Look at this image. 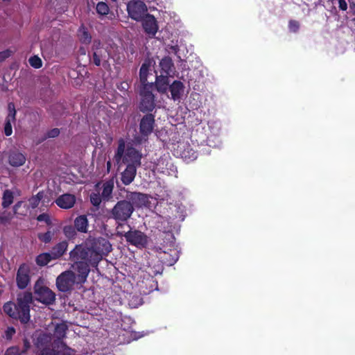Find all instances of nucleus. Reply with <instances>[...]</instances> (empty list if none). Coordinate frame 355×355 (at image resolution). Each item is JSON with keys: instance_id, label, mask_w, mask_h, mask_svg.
I'll list each match as a JSON object with an SVG mask.
<instances>
[{"instance_id": "49530a36", "label": "nucleus", "mask_w": 355, "mask_h": 355, "mask_svg": "<svg viewBox=\"0 0 355 355\" xmlns=\"http://www.w3.org/2000/svg\"><path fill=\"white\" fill-rule=\"evenodd\" d=\"M60 131L58 128H54L49 131L47 134L48 137H55L58 136Z\"/></svg>"}, {"instance_id": "f257e3e1", "label": "nucleus", "mask_w": 355, "mask_h": 355, "mask_svg": "<svg viewBox=\"0 0 355 355\" xmlns=\"http://www.w3.org/2000/svg\"><path fill=\"white\" fill-rule=\"evenodd\" d=\"M32 299V294L25 292L18 295L17 304L12 302L6 303L3 311L10 317L18 318L21 322L26 323L30 319V304Z\"/></svg>"}, {"instance_id": "aec40b11", "label": "nucleus", "mask_w": 355, "mask_h": 355, "mask_svg": "<svg viewBox=\"0 0 355 355\" xmlns=\"http://www.w3.org/2000/svg\"><path fill=\"white\" fill-rule=\"evenodd\" d=\"M96 188H98L100 191L102 189L101 196L103 200H109L112 198V193L114 189L113 180L106 181L103 183L101 187L99 184L96 185Z\"/></svg>"}, {"instance_id": "58836bf2", "label": "nucleus", "mask_w": 355, "mask_h": 355, "mask_svg": "<svg viewBox=\"0 0 355 355\" xmlns=\"http://www.w3.org/2000/svg\"><path fill=\"white\" fill-rule=\"evenodd\" d=\"M102 53L101 51H94L93 54V61L96 66H100L101 63Z\"/></svg>"}, {"instance_id": "a211bd4d", "label": "nucleus", "mask_w": 355, "mask_h": 355, "mask_svg": "<svg viewBox=\"0 0 355 355\" xmlns=\"http://www.w3.org/2000/svg\"><path fill=\"white\" fill-rule=\"evenodd\" d=\"M76 202V198L71 194H63L59 196L56 200V205L62 209H69L73 206Z\"/></svg>"}, {"instance_id": "4be33fe9", "label": "nucleus", "mask_w": 355, "mask_h": 355, "mask_svg": "<svg viewBox=\"0 0 355 355\" xmlns=\"http://www.w3.org/2000/svg\"><path fill=\"white\" fill-rule=\"evenodd\" d=\"M68 243L67 241H62L56 244L50 252L53 259H57L61 257L67 251Z\"/></svg>"}, {"instance_id": "6e6552de", "label": "nucleus", "mask_w": 355, "mask_h": 355, "mask_svg": "<svg viewBox=\"0 0 355 355\" xmlns=\"http://www.w3.org/2000/svg\"><path fill=\"white\" fill-rule=\"evenodd\" d=\"M35 298L45 304H51L55 300V293L48 287L42 285V282L38 280L34 286Z\"/></svg>"}, {"instance_id": "f704fd0d", "label": "nucleus", "mask_w": 355, "mask_h": 355, "mask_svg": "<svg viewBox=\"0 0 355 355\" xmlns=\"http://www.w3.org/2000/svg\"><path fill=\"white\" fill-rule=\"evenodd\" d=\"M12 218V215L10 212L3 211L0 214V224H6L9 223Z\"/></svg>"}, {"instance_id": "a19ab883", "label": "nucleus", "mask_w": 355, "mask_h": 355, "mask_svg": "<svg viewBox=\"0 0 355 355\" xmlns=\"http://www.w3.org/2000/svg\"><path fill=\"white\" fill-rule=\"evenodd\" d=\"M4 132L6 136H10L12 133V123L9 121L5 122Z\"/></svg>"}, {"instance_id": "ea45409f", "label": "nucleus", "mask_w": 355, "mask_h": 355, "mask_svg": "<svg viewBox=\"0 0 355 355\" xmlns=\"http://www.w3.org/2000/svg\"><path fill=\"white\" fill-rule=\"evenodd\" d=\"M20 354L21 352L18 347H11L6 350L5 355H19Z\"/></svg>"}, {"instance_id": "f03ea898", "label": "nucleus", "mask_w": 355, "mask_h": 355, "mask_svg": "<svg viewBox=\"0 0 355 355\" xmlns=\"http://www.w3.org/2000/svg\"><path fill=\"white\" fill-rule=\"evenodd\" d=\"M141 154L129 144L125 146V141L119 139V146L114 155V159L117 164L121 162L128 164H133L138 167L141 165Z\"/></svg>"}, {"instance_id": "423d86ee", "label": "nucleus", "mask_w": 355, "mask_h": 355, "mask_svg": "<svg viewBox=\"0 0 355 355\" xmlns=\"http://www.w3.org/2000/svg\"><path fill=\"white\" fill-rule=\"evenodd\" d=\"M118 234L124 236L129 244L138 248H145L148 242V236L139 230H129L125 233L118 232Z\"/></svg>"}, {"instance_id": "13d9d810", "label": "nucleus", "mask_w": 355, "mask_h": 355, "mask_svg": "<svg viewBox=\"0 0 355 355\" xmlns=\"http://www.w3.org/2000/svg\"><path fill=\"white\" fill-rule=\"evenodd\" d=\"M107 168H108V169L110 168V166H111V163H110V161H108V162H107Z\"/></svg>"}, {"instance_id": "4468645a", "label": "nucleus", "mask_w": 355, "mask_h": 355, "mask_svg": "<svg viewBox=\"0 0 355 355\" xmlns=\"http://www.w3.org/2000/svg\"><path fill=\"white\" fill-rule=\"evenodd\" d=\"M126 198L133 207H146L149 203L148 196L141 193L130 192L127 194Z\"/></svg>"}, {"instance_id": "4c0bfd02", "label": "nucleus", "mask_w": 355, "mask_h": 355, "mask_svg": "<svg viewBox=\"0 0 355 355\" xmlns=\"http://www.w3.org/2000/svg\"><path fill=\"white\" fill-rule=\"evenodd\" d=\"M37 220L38 221H40V222H44L47 225H51V219H50V216L46 213H43V214H40L37 217Z\"/></svg>"}, {"instance_id": "9d476101", "label": "nucleus", "mask_w": 355, "mask_h": 355, "mask_svg": "<svg viewBox=\"0 0 355 355\" xmlns=\"http://www.w3.org/2000/svg\"><path fill=\"white\" fill-rule=\"evenodd\" d=\"M74 263L71 265V268L74 274L76 272V277L78 279V284L84 283L89 273V267L87 261L81 259H72Z\"/></svg>"}, {"instance_id": "f3484780", "label": "nucleus", "mask_w": 355, "mask_h": 355, "mask_svg": "<svg viewBox=\"0 0 355 355\" xmlns=\"http://www.w3.org/2000/svg\"><path fill=\"white\" fill-rule=\"evenodd\" d=\"M168 89L171 92V98L175 101H180L184 92V84L179 80H175L170 85Z\"/></svg>"}, {"instance_id": "e433bc0d", "label": "nucleus", "mask_w": 355, "mask_h": 355, "mask_svg": "<svg viewBox=\"0 0 355 355\" xmlns=\"http://www.w3.org/2000/svg\"><path fill=\"white\" fill-rule=\"evenodd\" d=\"M29 63L35 69H39L42 67V60L37 56H33L30 58Z\"/></svg>"}, {"instance_id": "603ef678", "label": "nucleus", "mask_w": 355, "mask_h": 355, "mask_svg": "<svg viewBox=\"0 0 355 355\" xmlns=\"http://www.w3.org/2000/svg\"><path fill=\"white\" fill-rule=\"evenodd\" d=\"M22 204V202L21 201H19L17 202L13 207V211H14V214H17V210L18 209L21 207Z\"/></svg>"}, {"instance_id": "39448f33", "label": "nucleus", "mask_w": 355, "mask_h": 355, "mask_svg": "<svg viewBox=\"0 0 355 355\" xmlns=\"http://www.w3.org/2000/svg\"><path fill=\"white\" fill-rule=\"evenodd\" d=\"M76 284H78V279L71 270L62 272L56 279L57 288L61 292L71 291Z\"/></svg>"}, {"instance_id": "1a4fd4ad", "label": "nucleus", "mask_w": 355, "mask_h": 355, "mask_svg": "<svg viewBox=\"0 0 355 355\" xmlns=\"http://www.w3.org/2000/svg\"><path fill=\"white\" fill-rule=\"evenodd\" d=\"M127 11L132 19L140 21L146 15L147 7L143 1L132 0L127 4Z\"/></svg>"}, {"instance_id": "f8f14e48", "label": "nucleus", "mask_w": 355, "mask_h": 355, "mask_svg": "<svg viewBox=\"0 0 355 355\" xmlns=\"http://www.w3.org/2000/svg\"><path fill=\"white\" fill-rule=\"evenodd\" d=\"M30 268L26 264H22L19 266L16 277L17 286L21 288H25L30 283Z\"/></svg>"}, {"instance_id": "dca6fc26", "label": "nucleus", "mask_w": 355, "mask_h": 355, "mask_svg": "<svg viewBox=\"0 0 355 355\" xmlns=\"http://www.w3.org/2000/svg\"><path fill=\"white\" fill-rule=\"evenodd\" d=\"M161 75L173 77L175 75V69L171 58L164 57L159 62Z\"/></svg>"}, {"instance_id": "79ce46f5", "label": "nucleus", "mask_w": 355, "mask_h": 355, "mask_svg": "<svg viewBox=\"0 0 355 355\" xmlns=\"http://www.w3.org/2000/svg\"><path fill=\"white\" fill-rule=\"evenodd\" d=\"M15 334V329L13 327H8L5 331L6 338L7 339H11Z\"/></svg>"}, {"instance_id": "8fccbe9b", "label": "nucleus", "mask_w": 355, "mask_h": 355, "mask_svg": "<svg viewBox=\"0 0 355 355\" xmlns=\"http://www.w3.org/2000/svg\"><path fill=\"white\" fill-rule=\"evenodd\" d=\"M15 114L8 113L6 121H9L10 123H14L15 121Z\"/></svg>"}, {"instance_id": "3c124183", "label": "nucleus", "mask_w": 355, "mask_h": 355, "mask_svg": "<svg viewBox=\"0 0 355 355\" xmlns=\"http://www.w3.org/2000/svg\"><path fill=\"white\" fill-rule=\"evenodd\" d=\"M8 113L15 114L16 110L13 103H9L8 105Z\"/></svg>"}, {"instance_id": "473e14b6", "label": "nucleus", "mask_w": 355, "mask_h": 355, "mask_svg": "<svg viewBox=\"0 0 355 355\" xmlns=\"http://www.w3.org/2000/svg\"><path fill=\"white\" fill-rule=\"evenodd\" d=\"M182 157L187 162L193 161L197 158V155L195 151L191 150L190 151L184 150L181 154Z\"/></svg>"}, {"instance_id": "0eeeda50", "label": "nucleus", "mask_w": 355, "mask_h": 355, "mask_svg": "<svg viewBox=\"0 0 355 355\" xmlns=\"http://www.w3.org/2000/svg\"><path fill=\"white\" fill-rule=\"evenodd\" d=\"M152 89L153 85H146L140 89L141 101L139 110L143 112H150L155 107Z\"/></svg>"}, {"instance_id": "9b49d317", "label": "nucleus", "mask_w": 355, "mask_h": 355, "mask_svg": "<svg viewBox=\"0 0 355 355\" xmlns=\"http://www.w3.org/2000/svg\"><path fill=\"white\" fill-rule=\"evenodd\" d=\"M40 355H76L75 351L67 346L62 341L58 342L53 349L44 348Z\"/></svg>"}, {"instance_id": "72a5a7b5", "label": "nucleus", "mask_w": 355, "mask_h": 355, "mask_svg": "<svg viewBox=\"0 0 355 355\" xmlns=\"http://www.w3.org/2000/svg\"><path fill=\"white\" fill-rule=\"evenodd\" d=\"M53 233L48 231L45 233H40L37 236L38 239L44 243H49L52 239Z\"/></svg>"}, {"instance_id": "4d7b16f0", "label": "nucleus", "mask_w": 355, "mask_h": 355, "mask_svg": "<svg viewBox=\"0 0 355 355\" xmlns=\"http://www.w3.org/2000/svg\"><path fill=\"white\" fill-rule=\"evenodd\" d=\"M126 86H128V84L127 83H121V88L123 89H126Z\"/></svg>"}, {"instance_id": "052dcab7", "label": "nucleus", "mask_w": 355, "mask_h": 355, "mask_svg": "<svg viewBox=\"0 0 355 355\" xmlns=\"http://www.w3.org/2000/svg\"><path fill=\"white\" fill-rule=\"evenodd\" d=\"M141 140H137V143H141Z\"/></svg>"}, {"instance_id": "7ed1b4c3", "label": "nucleus", "mask_w": 355, "mask_h": 355, "mask_svg": "<svg viewBox=\"0 0 355 355\" xmlns=\"http://www.w3.org/2000/svg\"><path fill=\"white\" fill-rule=\"evenodd\" d=\"M134 211V207L128 200L119 201L110 211V218L114 219L119 224L116 229L122 227L121 223L128 220Z\"/></svg>"}, {"instance_id": "c9c22d12", "label": "nucleus", "mask_w": 355, "mask_h": 355, "mask_svg": "<svg viewBox=\"0 0 355 355\" xmlns=\"http://www.w3.org/2000/svg\"><path fill=\"white\" fill-rule=\"evenodd\" d=\"M63 232L69 239L73 238L76 235L75 228L71 225L64 226L63 228Z\"/></svg>"}, {"instance_id": "c85d7f7f", "label": "nucleus", "mask_w": 355, "mask_h": 355, "mask_svg": "<svg viewBox=\"0 0 355 355\" xmlns=\"http://www.w3.org/2000/svg\"><path fill=\"white\" fill-rule=\"evenodd\" d=\"M148 69H149V66H148V64H147L146 63H144L140 68L139 78H140V81L142 84V87H144L146 85H149L148 83H146L147 76H148Z\"/></svg>"}, {"instance_id": "de8ad7c7", "label": "nucleus", "mask_w": 355, "mask_h": 355, "mask_svg": "<svg viewBox=\"0 0 355 355\" xmlns=\"http://www.w3.org/2000/svg\"><path fill=\"white\" fill-rule=\"evenodd\" d=\"M339 8L342 10L347 9V4L345 0H338Z\"/></svg>"}, {"instance_id": "20e7f679", "label": "nucleus", "mask_w": 355, "mask_h": 355, "mask_svg": "<svg viewBox=\"0 0 355 355\" xmlns=\"http://www.w3.org/2000/svg\"><path fill=\"white\" fill-rule=\"evenodd\" d=\"M71 259H81L87 262L89 265L96 266L101 260L102 256L91 248L76 246L69 253Z\"/></svg>"}, {"instance_id": "5fc2aeb1", "label": "nucleus", "mask_w": 355, "mask_h": 355, "mask_svg": "<svg viewBox=\"0 0 355 355\" xmlns=\"http://www.w3.org/2000/svg\"><path fill=\"white\" fill-rule=\"evenodd\" d=\"M169 49L171 52L174 53L175 54L178 53V46H171L169 47Z\"/></svg>"}, {"instance_id": "09e8293b", "label": "nucleus", "mask_w": 355, "mask_h": 355, "mask_svg": "<svg viewBox=\"0 0 355 355\" xmlns=\"http://www.w3.org/2000/svg\"><path fill=\"white\" fill-rule=\"evenodd\" d=\"M43 340H45L46 342H50L51 341V338L49 336L46 335V334L42 335L38 338V343H37L38 346L40 345V343L42 342Z\"/></svg>"}, {"instance_id": "bb28decb", "label": "nucleus", "mask_w": 355, "mask_h": 355, "mask_svg": "<svg viewBox=\"0 0 355 355\" xmlns=\"http://www.w3.org/2000/svg\"><path fill=\"white\" fill-rule=\"evenodd\" d=\"M51 260H54L51 253H42L39 254L35 259L37 264L40 266H44Z\"/></svg>"}, {"instance_id": "5701e85b", "label": "nucleus", "mask_w": 355, "mask_h": 355, "mask_svg": "<svg viewBox=\"0 0 355 355\" xmlns=\"http://www.w3.org/2000/svg\"><path fill=\"white\" fill-rule=\"evenodd\" d=\"M74 226L78 232L86 233L88 228L87 216L85 215L78 216L74 220Z\"/></svg>"}, {"instance_id": "cd10ccee", "label": "nucleus", "mask_w": 355, "mask_h": 355, "mask_svg": "<svg viewBox=\"0 0 355 355\" xmlns=\"http://www.w3.org/2000/svg\"><path fill=\"white\" fill-rule=\"evenodd\" d=\"M78 37L82 43L89 44L92 40V37L84 26H81L78 30Z\"/></svg>"}, {"instance_id": "a878e982", "label": "nucleus", "mask_w": 355, "mask_h": 355, "mask_svg": "<svg viewBox=\"0 0 355 355\" xmlns=\"http://www.w3.org/2000/svg\"><path fill=\"white\" fill-rule=\"evenodd\" d=\"M13 199V193L9 189L5 190L2 197V207L3 208L8 207L12 203Z\"/></svg>"}, {"instance_id": "bf43d9fd", "label": "nucleus", "mask_w": 355, "mask_h": 355, "mask_svg": "<svg viewBox=\"0 0 355 355\" xmlns=\"http://www.w3.org/2000/svg\"><path fill=\"white\" fill-rule=\"evenodd\" d=\"M157 273H159V272H154V275H157Z\"/></svg>"}, {"instance_id": "7c9ffc66", "label": "nucleus", "mask_w": 355, "mask_h": 355, "mask_svg": "<svg viewBox=\"0 0 355 355\" xmlns=\"http://www.w3.org/2000/svg\"><path fill=\"white\" fill-rule=\"evenodd\" d=\"M43 196L44 195H43L42 192H39L37 195L33 196L32 198H31L29 199L30 205L33 209H34L38 206L40 200L43 198Z\"/></svg>"}, {"instance_id": "c03bdc74", "label": "nucleus", "mask_w": 355, "mask_h": 355, "mask_svg": "<svg viewBox=\"0 0 355 355\" xmlns=\"http://www.w3.org/2000/svg\"><path fill=\"white\" fill-rule=\"evenodd\" d=\"M299 28V23L296 21L289 22V29L293 32H296Z\"/></svg>"}, {"instance_id": "393cba45", "label": "nucleus", "mask_w": 355, "mask_h": 355, "mask_svg": "<svg viewBox=\"0 0 355 355\" xmlns=\"http://www.w3.org/2000/svg\"><path fill=\"white\" fill-rule=\"evenodd\" d=\"M67 330V326L65 323L58 324L55 327L53 336L58 340L62 339L65 336Z\"/></svg>"}, {"instance_id": "2eb2a0df", "label": "nucleus", "mask_w": 355, "mask_h": 355, "mask_svg": "<svg viewBox=\"0 0 355 355\" xmlns=\"http://www.w3.org/2000/svg\"><path fill=\"white\" fill-rule=\"evenodd\" d=\"M143 28L145 32L150 37L155 35L158 26L155 18L151 15H147L143 20Z\"/></svg>"}, {"instance_id": "864d4df0", "label": "nucleus", "mask_w": 355, "mask_h": 355, "mask_svg": "<svg viewBox=\"0 0 355 355\" xmlns=\"http://www.w3.org/2000/svg\"><path fill=\"white\" fill-rule=\"evenodd\" d=\"M101 45V42L98 40H94L93 44V49L94 50H98Z\"/></svg>"}, {"instance_id": "2f4dec72", "label": "nucleus", "mask_w": 355, "mask_h": 355, "mask_svg": "<svg viewBox=\"0 0 355 355\" xmlns=\"http://www.w3.org/2000/svg\"><path fill=\"white\" fill-rule=\"evenodd\" d=\"M102 196L100 194V191L97 193H92L90 195V201L94 206L98 207L102 201Z\"/></svg>"}, {"instance_id": "c756f323", "label": "nucleus", "mask_w": 355, "mask_h": 355, "mask_svg": "<svg viewBox=\"0 0 355 355\" xmlns=\"http://www.w3.org/2000/svg\"><path fill=\"white\" fill-rule=\"evenodd\" d=\"M96 12L100 15H106L108 14L110 8L107 3L101 1L96 5Z\"/></svg>"}, {"instance_id": "412c9836", "label": "nucleus", "mask_w": 355, "mask_h": 355, "mask_svg": "<svg viewBox=\"0 0 355 355\" xmlns=\"http://www.w3.org/2000/svg\"><path fill=\"white\" fill-rule=\"evenodd\" d=\"M8 162L12 166H21L25 163L26 157L20 152L12 151L9 155Z\"/></svg>"}, {"instance_id": "b1692460", "label": "nucleus", "mask_w": 355, "mask_h": 355, "mask_svg": "<svg viewBox=\"0 0 355 355\" xmlns=\"http://www.w3.org/2000/svg\"><path fill=\"white\" fill-rule=\"evenodd\" d=\"M168 76L164 75H160L156 78V87L159 92L166 93L168 90Z\"/></svg>"}, {"instance_id": "37998d69", "label": "nucleus", "mask_w": 355, "mask_h": 355, "mask_svg": "<svg viewBox=\"0 0 355 355\" xmlns=\"http://www.w3.org/2000/svg\"><path fill=\"white\" fill-rule=\"evenodd\" d=\"M178 259V255L177 254V252L174 251V255L173 256L172 259L170 260H167L166 259L165 263L168 266L173 265Z\"/></svg>"}, {"instance_id": "6e6d98bb", "label": "nucleus", "mask_w": 355, "mask_h": 355, "mask_svg": "<svg viewBox=\"0 0 355 355\" xmlns=\"http://www.w3.org/2000/svg\"><path fill=\"white\" fill-rule=\"evenodd\" d=\"M29 343L27 340H25L24 341V347H25V349L23 351V352H26L27 350V349L29 347Z\"/></svg>"}, {"instance_id": "6ab92c4d", "label": "nucleus", "mask_w": 355, "mask_h": 355, "mask_svg": "<svg viewBox=\"0 0 355 355\" xmlns=\"http://www.w3.org/2000/svg\"><path fill=\"white\" fill-rule=\"evenodd\" d=\"M137 166L133 164H128L125 171L121 173V180L125 184H130L135 179L137 173Z\"/></svg>"}, {"instance_id": "ddd939ff", "label": "nucleus", "mask_w": 355, "mask_h": 355, "mask_svg": "<svg viewBox=\"0 0 355 355\" xmlns=\"http://www.w3.org/2000/svg\"><path fill=\"white\" fill-rule=\"evenodd\" d=\"M155 126V116L152 114H148L143 116L139 124L140 133L144 137H148L150 135Z\"/></svg>"}, {"instance_id": "a18cd8bd", "label": "nucleus", "mask_w": 355, "mask_h": 355, "mask_svg": "<svg viewBox=\"0 0 355 355\" xmlns=\"http://www.w3.org/2000/svg\"><path fill=\"white\" fill-rule=\"evenodd\" d=\"M10 55V52L9 51H4L0 52V62L3 61L5 59L8 58Z\"/></svg>"}]
</instances>
